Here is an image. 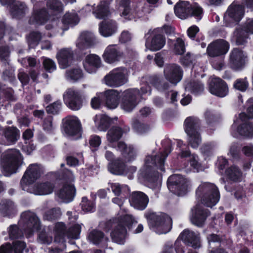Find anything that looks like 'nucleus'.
Returning a JSON list of instances; mask_svg holds the SVG:
<instances>
[{"instance_id": "bb28decb", "label": "nucleus", "mask_w": 253, "mask_h": 253, "mask_svg": "<svg viewBox=\"0 0 253 253\" xmlns=\"http://www.w3.org/2000/svg\"><path fill=\"white\" fill-rule=\"evenodd\" d=\"M149 199L147 195L141 191H134L130 196V205L134 209L143 211L145 210L149 203Z\"/></svg>"}, {"instance_id": "b1692460", "label": "nucleus", "mask_w": 253, "mask_h": 253, "mask_svg": "<svg viewBox=\"0 0 253 253\" xmlns=\"http://www.w3.org/2000/svg\"><path fill=\"white\" fill-rule=\"evenodd\" d=\"M164 73L166 79L174 84L179 83L183 76L181 68L175 64L167 65L164 68Z\"/></svg>"}, {"instance_id": "2eb2a0df", "label": "nucleus", "mask_w": 253, "mask_h": 253, "mask_svg": "<svg viewBox=\"0 0 253 253\" xmlns=\"http://www.w3.org/2000/svg\"><path fill=\"white\" fill-rule=\"evenodd\" d=\"M244 13V6L238 1H234L226 10L224 16V20L228 24L237 23L242 19Z\"/></svg>"}, {"instance_id": "49530a36", "label": "nucleus", "mask_w": 253, "mask_h": 253, "mask_svg": "<svg viewBox=\"0 0 253 253\" xmlns=\"http://www.w3.org/2000/svg\"><path fill=\"white\" fill-rule=\"evenodd\" d=\"M83 77L82 71L80 68H74L67 70L65 77L67 80L71 82H76Z\"/></svg>"}, {"instance_id": "9b49d317", "label": "nucleus", "mask_w": 253, "mask_h": 253, "mask_svg": "<svg viewBox=\"0 0 253 253\" xmlns=\"http://www.w3.org/2000/svg\"><path fill=\"white\" fill-rule=\"evenodd\" d=\"M190 184L188 179L178 174L171 175L167 182L169 189L179 196H182L186 193Z\"/></svg>"}, {"instance_id": "58836bf2", "label": "nucleus", "mask_w": 253, "mask_h": 253, "mask_svg": "<svg viewBox=\"0 0 253 253\" xmlns=\"http://www.w3.org/2000/svg\"><path fill=\"white\" fill-rule=\"evenodd\" d=\"M11 13L14 17L20 18L24 16L28 10L27 6L24 2L16 0L11 4Z\"/></svg>"}, {"instance_id": "f8f14e48", "label": "nucleus", "mask_w": 253, "mask_h": 253, "mask_svg": "<svg viewBox=\"0 0 253 253\" xmlns=\"http://www.w3.org/2000/svg\"><path fill=\"white\" fill-rule=\"evenodd\" d=\"M140 96V92L136 88H130L125 90L121 103V108L127 112L131 111L137 105L138 99Z\"/></svg>"}, {"instance_id": "a211bd4d", "label": "nucleus", "mask_w": 253, "mask_h": 253, "mask_svg": "<svg viewBox=\"0 0 253 253\" xmlns=\"http://www.w3.org/2000/svg\"><path fill=\"white\" fill-rule=\"evenodd\" d=\"M210 215L209 210L205 208L202 205L199 204L191 209L190 219L194 225L198 227H202Z\"/></svg>"}, {"instance_id": "f03ea898", "label": "nucleus", "mask_w": 253, "mask_h": 253, "mask_svg": "<svg viewBox=\"0 0 253 253\" xmlns=\"http://www.w3.org/2000/svg\"><path fill=\"white\" fill-rule=\"evenodd\" d=\"M134 219L127 213L120 215L117 219L110 220L106 222L105 228L107 230L112 229L111 236L113 242L124 244L126 236V227H129Z\"/></svg>"}, {"instance_id": "9d476101", "label": "nucleus", "mask_w": 253, "mask_h": 253, "mask_svg": "<svg viewBox=\"0 0 253 253\" xmlns=\"http://www.w3.org/2000/svg\"><path fill=\"white\" fill-rule=\"evenodd\" d=\"M174 12L179 18L185 19L190 16L197 17L198 21L202 18V8L198 6H192L188 1H181L174 6Z\"/></svg>"}, {"instance_id": "5701e85b", "label": "nucleus", "mask_w": 253, "mask_h": 253, "mask_svg": "<svg viewBox=\"0 0 253 253\" xmlns=\"http://www.w3.org/2000/svg\"><path fill=\"white\" fill-rule=\"evenodd\" d=\"M210 92L217 96L224 97L228 93V88L226 83L217 77H212L209 83Z\"/></svg>"}, {"instance_id": "412c9836", "label": "nucleus", "mask_w": 253, "mask_h": 253, "mask_svg": "<svg viewBox=\"0 0 253 253\" xmlns=\"http://www.w3.org/2000/svg\"><path fill=\"white\" fill-rule=\"evenodd\" d=\"M248 55L246 52L242 49L234 48L230 53V65L231 67L235 70H240L243 68L247 61Z\"/></svg>"}, {"instance_id": "f704fd0d", "label": "nucleus", "mask_w": 253, "mask_h": 253, "mask_svg": "<svg viewBox=\"0 0 253 253\" xmlns=\"http://www.w3.org/2000/svg\"><path fill=\"white\" fill-rule=\"evenodd\" d=\"M100 58L95 54L87 55L84 62L85 70L89 73H95L96 69L101 66Z\"/></svg>"}, {"instance_id": "4be33fe9", "label": "nucleus", "mask_w": 253, "mask_h": 253, "mask_svg": "<svg viewBox=\"0 0 253 253\" xmlns=\"http://www.w3.org/2000/svg\"><path fill=\"white\" fill-rule=\"evenodd\" d=\"M42 172L41 166L37 164H31L27 168L21 180V186L25 185H31V183L38 179Z\"/></svg>"}, {"instance_id": "69168bd1", "label": "nucleus", "mask_w": 253, "mask_h": 253, "mask_svg": "<svg viewBox=\"0 0 253 253\" xmlns=\"http://www.w3.org/2000/svg\"><path fill=\"white\" fill-rule=\"evenodd\" d=\"M190 164L191 167L196 169L197 171H199L202 169L201 164L199 162L198 157L194 154L191 155L190 158L189 159Z\"/></svg>"}, {"instance_id": "de8ad7c7", "label": "nucleus", "mask_w": 253, "mask_h": 253, "mask_svg": "<svg viewBox=\"0 0 253 253\" xmlns=\"http://www.w3.org/2000/svg\"><path fill=\"white\" fill-rule=\"evenodd\" d=\"M88 240L93 244H99L104 238L103 232L97 230H93L90 231L88 236Z\"/></svg>"}, {"instance_id": "4d7b16f0", "label": "nucleus", "mask_w": 253, "mask_h": 253, "mask_svg": "<svg viewBox=\"0 0 253 253\" xmlns=\"http://www.w3.org/2000/svg\"><path fill=\"white\" fill-rule=\"evenodd\" d=\"M249 86V83L247 81L246 78L237 79L234 83V87L241 91H245Z\"/></svg>"}, {"instance_id": "4468645a", "label": "nucleus", "mask_w": 253, "mask_h": 253, "mask_svg": "<svg viewBox=\"0 0 253 253\" xmlns=\"http://www.w3.org/2000/svg\"><path fill=\"white\" fill-rule=\"evenodd\" d=\"M63 97L65 103L72 110H79L83 106L82 95L79 91L69 88L64 92Z\"/></svg>"}, {"instance_id": "c03bdc74", "label": "nucleus", "mask_w": 253, "mask_h": 253, "mask_svg": "<svg viewBox=\"0 0 253 253\" xmlns=\"http://www.w3.org/2000/svg\"><path fill=\"white\" fill-rule=\"evenodd\" d=\"M226 175L231 180L234 181H240L242 178V173L237 167L233 166L226 170Z\"/></svg>"}, {"instance_id": "a878e982", "label": "nucleus", "mask_w": 253, "mask_h": 253, "mask_svg": "<svg viewBox=\"0 0 253 253\" xmlns=\"http://www.w3.org/2000/svg\"><path fill=\"white\" fill-rule=\"evenodd\" d=\"M229 48L228 43L223 40H217L210 43L207 47V53L211 57L226 54Z\"/></svg>"}, {"instance_id": "e2e57ef3", "label": "nucleus", "mask_w": 253, "mask_h": 253, "mask_svg": "<svg viewBox=\"0 0 253 253\" xmlns=\"http://www.w3.org/2000/svg\"><path fill=\"white\" fill-rule=\"evenodd\" d=\"M12 247L14 253H22L26 249V245L24 242L17 240L13 243Z\"/></svg>"}, {"instance_id": "bf43d9fd", "label": "nucleus", "mask_w": 253, "mask_h": 253, "mask_svg": "<svg viewBox=\"0 0 253 253\" xmlns=\"http://www.w3.org/2000/svg\"><path fill=\"white\" fill-rule=\"evenodd\" d=\"M133 127L140 134H143L150 129V127L147 125L141 124L138 121H135L133 124Z\"/></svg>"}, {"instance_id": "680f3d73", "label": "nucleus", "mask_w": 253, "mask_h": 253, "mask_svg": "<svg viewBox=\"0 0 253 253\" xmlns=\"http://www.w3.org/2000/svg\"><path fill=\"white\" fill-rule=\"evenodd\" d=\"M43 65L45 70L49 73H51L56 69V65L55 62L49 58L44 59Z\"/></svg>"}, {"instance_id": "6e6552de", "label": "nucleus", "mask_w": 253, "mask_h": 253, "mask_svg": "<svg viewBox=\"0 0 253 253\" xmlns=\"http://www.w3.org/2000/svg\"><path fill=\"white\" fill-rule=\"evenodd\" d=\"M19 224L27 237H30L40 228L41 222L34 212L26 211L21 214Z\"/></svg>"}, {"instance_id": "c756f323", "label": "nucleus", "mask_w": 253, "mask_h": 253, "mask_svg": "<svg viewBox=\"0 0 253 253\" xmlns=\"http://www.w3.org/2000/svg\"><path fill=\"white\" fill-rule=\"evenodd\" d=\"M181 240L188 246L195 249L200 247V241L199 233H195L189 229L184 230L179 236L177 240Z\"/></svg>"}, {"instance_id": "393cba45", "label": "nucleus", "mask_w": 253, "mask_h": 253, "mask_svg": "<svg viewBox=\"0 0 253 253\" xmlns=\"http://www.w3.org/2000/svg\"><path fill=\"white\" fill-rule=\"evenodd\" d=\"M20 137V131L14 126H8L3 129L0 137V144L9 146L15 144Z\"/></svg>"}, {"instance_id": "8fccbe9b", "label": "nucleus", "mask_w": 253, "mask_h": 253, "mask_svg": "<svg viewBox=\"0 0 253 253\" xmlns=\"http://www.w3.org/2000/svg\"><path fill=\"white\" fill-rule=\"evenodd\" d=\"M42 38L41 33L38 32H32L27 37V40L29 46L31 47H34L39 43V41Z\"/></svg>"}, {"instance_id": "7ed1b4c3", "label": "nucleus", "mask_w": 253, "mask_h": 253, "mask_svg": "<svg viewBox=\"0 0 253 253\" xmlns=\"http://www.w3.org/2000/svg\"><path fill=\"white\" fill-rule=\"evenodd\" d=\"M197 199L207 207L212 208L217 204L220 199L218 187L213 183L202 182L196 191Z\"/></svg>"}, {"instance_id": "603ef678", "label": "nucleus", "mask_w": 253, "mask_h": 253, "mask_svg": "<svg viewBox=\"0 0 253 253\" xmlns=\"http://www.w3.org/2000/svg\"><path fill=\"white\" fill-rule=\"evenodd\" d=\"M9 238L12 239H18L23 236V233L15 224L11 225L7 229Z\"/></svg>"}, {"instance_id": "37998d69", "label": "nucleus", "mask_w": 253, "mask_h": 253, "mask_svg": "<svg viewBox=\"0 0 253 253\" xmlns=\"http://www.w3.org/2000/svg\"><path fill=\"white\" fill-rule=\"evenodd\" d=\"M79 22V18L76 13L75 12L66 13L63 16L62 20V23L64 27H62L63 30L68 29V25H76Z\"/></svg>"}, {"instance_id": "c85d7f7f", "label": "nucleus", "mask_w": 253, "mask_h": 253, "mask_svg": "<svg viewBox=\"0 0 253 253\" xmlns=\"http://www.w3.org/2000/svg\"><path fill=\"white\" fill-rule=\"evenodd\" d=\"M57 196L64 203L72 201L76 195V189L71 183L65 182L56 193Z\"/></svg>"}, {"instance_id": "a18cd8bd", "label": "nucleus", "mask_w": 253, "mask_h": 253, "mask_svg": "<svg viewBox=\"0 0 253 253\" xmlns=\"http://www.w3.org/2000/svg\"><path fill=\"white\" fill-rule=\"evenodd\" d=\"M185 89L193 93L198 94L204 90V85L199 81H192L187 83Z\"/></svg>"}, {"instance_id": "338daca9", "label": "nucleus", "mask_w": 253, "mask_h": 253, "mask_svg": "<svg viewBox=\"0 0 253 253\" xmlns=\"http://www.w3.org/2000/svg\"><path fill=\"white\" fill-rule=\"evenodd\" d=\"M103 99V94L102 92L96 94V96L94 97L91 101V105L94 109H98L100 106L101 101Z\"/></svg>"}, {"instance_id": "7c9ffc66", "label": "nucleus", "mask_w": 253, "mask_h": 253, "mask_svg": "<svg viewBox=\"0 0 253 253\" xmlns=\"http://www.w3.org/2000/svg\"><path fill=\"white\" fill-rule=\"evenodd\" d=\"M123 57V53L115 44L108 45L103 54L104 61L110 64L119 61Z\"/></svg>"}, {"instance_id": "39448f33", "label": "nucleus", "mask_w": 253, "mask_h": 253, "mask_svg": "<svg viewBox=\"0 0 253 253\" xmlns=\"http://www.w3.org/2000/svg\"><path fill=\"white\" fill-rule=\"evenodd\" d=\"M22 163L23 159L19 151L10 149L1 157L0 168L4 175L9 176L15 173Z\"/></svg>"}, {"instance_id": "0e129e2a", "label": "nucleus", "mask_w": 253, "mask_h": 253, "mask_svg": "<svg viewBox=\"0 0 253 253\" xmlns=\"http://www.w3.org/2000/svg\"><path fill=\"white\" fill-rule=\"evenodd\" d=\"M111 188L113 192L117 196L120 195L123 191L128 189L126 185H121L118 183H112Z\"/></svg>"}, {"instance_id": "f257e3e1", "label": "nucleus", "mask_w": 253, "mask_h": 253, "mask_svg": "<svg viewBox=\"0 0 253 253\" xmlns=\"http://www.w3.org/2000/svg\"><path fill=\"white\" fill-rule=\"evenodd\" d=\"M170 152L165 151L158 155H147L143 167L139 171V177L150 184L156 185L160 176L158 170L164 171V161Z\"/></svg>"}, {"instance_id": "ea45409f", "label": "nucleus", "mask_w": 253, "mask_h": 253, "mask_svg": "<svg viewBox=\"0 0 253 253\" xmlns=\"http://www.w3.org/2000/svg\"><path fill=\"white\" fill-rule=\"evenodd\" d=\"M123 130L119 126H112L107 131L106 139L109 143L112 144L120 139L123 133Z\"/></svg>"}, {"instance_id": "473e14b6", "label": "nucleus", "mask_w": 253, "mask_h": 253, "mask_svg": "<svg viewBox=\"0 0 253 253\" xmlns=\"http://www.w3.org/2000/svg\"><path fill=\"white\" fill-rule=\"evenodd\" d=\"M56 58L60 68L65 69L72 63L73 59V52L69 48H62L57 52Z\"/></svg>"}, {"instance_id": "a19ab883", "label": "nucleus", "mask_w": 253, "mask_h": 253, "mask_svg": "<svg viewBox=\"0 0 253 253\" xmlns=\"http://www.w3.org/2000/svg\"><path fill=\"white\" fill-rule=\"evenodd\" d=\"M93 13L98 19H103L107 17L110 14L109 2L106 1H101Z\"/></svg>"}, {"instance_id": "c9c22d12", "label": "nucleus", "mask_w": 253, "mask_h": 253, "mask_svg": "<svg viewBox=\"0 0 253 253\" xmlns=\"http://www.w3.org/2000/svg\"><path fill=\"white\" fill-rule=\"evenodd\" d=\"M102 93L107 107L110 109L116 108L119 104L120 92L117 90L111 89Z\"/></svg>"}, {"instance_id": "4c0bfd02", "label": "nucleus", "mask_w": 253, "mask_h": 253, "mask_svg": "<svg viewBox=\"0 0 253 253\" xmlns=\"http://www.w3.org/2000/svg\"><path fill=\"white\" fill-rule=\"evenodd\" d=\"M16 206L9 200H3L0 203V214L3 216H10L16 213Z\"/></svg>"}, {"instance_id": "aec40b11", "label": "nucleus", "mask_w": 253, "mask_h": 253, "mask_svg": "<svg viewBox=\"0 0 253 253\" xmlns=\"http://www.w3.org/2000/svg\"><path fill=\"white\" fill-rule=\"evenodd\" d=\"M238 124H240V125L238 127L237 131L240 135L249 138L253 137V124L247 120V115L245 113L239 115V118L234 122L232 128L236 127Z\"/></svg>"}, {"instance_id": "cd10ccee", "label": "nucleus", "mask_w": 253, "mask_h": 253, "mask_svg": "<svg viewBox=\"0 0 253 253\" xmlns=\"http://www.w3.org/2000/svg\"><path fill=\"white\" fill-rule=\"evenodd\" d=\"M63 128L66 134L73 136L79 133L81 123L76 116H68L63 119Z\"/></svg>"}, {"instance_id": "5fc2aeb1", "label": "nucleus", "mask_w": 253, "mask_h": 253, "mask_svg": "<svg viewBox=\"0 0 253 253\" xmlns=\"http://www.w3.org/2000/svg\"><path fill=\"white\" fill-rule=\"evenodd\" d=\"M173 51L176 54L181 55L185 51L184 41L181 38H177L174 43Z\"/></svg>"}, {"instance_id": "0eeeda50", "label": "nucleus", "mask_w": 253, "mask_h": 253, "mask_svg": "<svg viewBox=\"0 0 253 253\" xmlns=\"http://www.w3.org/2000/svg\"><path fill=\"white\" fill-rule=\"evenodd\" d=\"M185 131L188 135V144L193 148H197L202 142L199 132L200 126V120L195 117H189L184 122Z\"/></svg>"}, {"instance_id": "6ab92c4d", "label": "nucleus", "mask_w": 253, "mask_h": 253, "mask_svg": "<svg viewBox=\"0 0 253 253\" xmlns=\"http://www.w3.org/2000/svg\"><path fill=\"white\" fill-rule=\"evenodd\" d=\"M234 34L237 44L242 45L245 43L249 35H253V18L247 19L242 27L237 29Z\"/></svg>"}, {"instance_id": "e433bc0d", "label": "nucleus", "mask_w": 253, "mask_h": 253, "mask_svg": "<svg viewBox=\"0 0 253 253\" xmlns=\"http://www.w3.org/2000/svg\"><path fill=\"white\" fill-rule=\"evenodd\" d=\"M117 29L116 23L113 20L104 21L100 24L99 27L100 34L104 37L111 36L116 32Z\"/></svg>"}, {"instance_id": "f3484780", "label": "nucleus", "mask_w": 253, "mask_h": 253, "mask_svg": "<svg viewBox=\"0 0 253 253\" xmlns=\"http://www.w3.org/2000/svg\"><path fill=\"white\" fill-rule=\"evenodd\" d=\"M161 28H156L152 31V37L148 38L145 43L146 48L151 51H157L162 49L166 44V38L161 34Z\"/></svg>"}, {"instance_id": "864d4df0", "label": "nucleus", "mask_w": 253, "mask_h": 253, "mask_svg": "<svg viewBox=\"0 0 253 253\" xmlns=\"http://www.w3.org/2000/svg\"><path fill=\"white\" fill-rule=\"evenodd\" d=\"M83 211L85 212H93L95 210V205L93 202L88 200L85 197H83L81 203Z\"/></svg>"}, {"instance_id": "dca6fc26", "label": "nucleus", "mask_w": 253, "mask_h": 253, "mask_svg": "<svg viewBox=\"0 0 253 253\" xmlns=\"http://www.w3.org/2000/svg\"><path fill=\"white\" fill-rule=\"evenodd\" d=\"M55 184L51 181L37 183L35 184L25 185L23 190L36 195H47L51 194L54 189Z\"/></svg>"}, {"instance_id": "ddd939ff", "label": "nucleus", "mask_w": 253, "mask_h": 253, "mask_svg": "<svg viewBox=\"0 0 253 253\" xmlns=\"http://www.w3.org/2000/svg\"><path fill=\"white\" fill-rule=\"evenodd\" d=\"M42 2H37L34 5L29 23L38 26L45 24L49 19V14Z\"/></svg>"}, {"instance_id": "6e6d98bb", "label": "nucleus", "mask_w": 253, "mask_h": 253, "mask_svg": "<svg viewBox=\"0 0 253 253\" xmlns=\"http://www.w3.org/2000/svg\"><path fill=\"white\" fill-rule=\"evenodd\" d=\"M61 101H56L46 107V110L48 113L52 114H58L61 109Z\"/></svg>"}, {"instance_id": "052dcab7", "label": "nucleus", "mask_w": 253, "mask_h": 253, "mask_svg": "<svg viewBox=\"0 0 253 253\" xmlns=\"http://www.w3.org/2000/svg\"><path fill=\"white\" fill-rule=\"evenodd\" d=\"M147 83H150L151 84L155 86L159 89H165L168 88V84H165L162 85L160 83V80L157 77H150L147 80Z\"/></svg>"}, {"instance_id": "13d9d810", "label": "nucleus", "mask_w": 253, "mask_h": 253, "mask_svg": "<svg viewBox=\"0 0 253 253\" xmlns=\"http://www.w3.org/2000/svg\"><path fill=\"white\" fill-rule=\"evenodd\" d=\"M137 154L136 150L132 146L129 145L127 152L124 155L125 157V161L129 162L134 161L137 156Z\"/></svg>"}, {"instance_id": "1a4fd4ad", "label": "nucleus", "mask_w": 253, "mask_h": 253, "mask_svg": "<svg viewBox=\"0 0 253 253\" xmlns=\"http://www.w3.org/2000/svg\"><path fill=\"white\" fill-rule=\"evenodd\" d=\"M81 231V227L79 224H76L70 227L67 231L66 230L65 225L63 223H57L55 224L53 234L54 235V241L61 242L64 246V238L78 239L79 237Z\"/></svg>"}, {"instance_id": "09e8293b", "label": "nucleus", "mask_w": 253, "mask_h": 253, "mask_svg": "<svg viewBox=\"0 0 253 253\" xmlns=\"http://www.w3.org/2000/svg\"><path fill=\"white\" fill-rule=\"evenodd\" d=\"M47 7L53 13H58L63 10L62 3L58 0H47Z\"/></svg>"}, {"instance_id": "20e7f679", "label": "nucleus", "mask_w": 253, "mask_h": 253, "mask_svg": "<svg viewBox=\"0 0 253 253\" xmlns=\"http://www.w3.org/2000/svg\"><path fill=\"white\" fill-rule=\"evenodd\" d=\"M150 228L158 234H166L172 227V219L167 214L148 212L145 214Z\"/></svg>"}, {"instance_id": "2f4dec72", "label": "nucleus", "mask_w": 253, "mask_h": 253, "mask_svg": "<svg viewBox=\"0 0 253 253\" xmlns=\"http://www.w3.org/2000/svg\"><path fill=\"white\" fill-rule=\"evenodd\" d=\"M136 169L134 166H130L126 169L125 163L120 159L109 164L108 166L109 170L112 173L117 175L127 174L129 172L132 173L136 171Z\"/></svg>"}, {"instance_id": "79ce46f5", "label": "nucleus", "mask_w": 253, "mask_h": 253, "mask_svg": "<svg viewBox=\"0 0 253 253\" xmlns=\"http://www.w3.org/2000/svg\"><path fill=\"white\" fill-rule=\"evenodd\" d=\"M96 126L100 131H106L110 124V119L105 115H97L94 118Z\"/></svg>"}, {"instance_id": "423d86ee", "label": "nucleus", "mask_w": 253, "mask_h": 253, "mask_svg": "<svg viewBox=\"0 0 253 253\" xmlns=\"http://www.w3.org/2000/svg\"><path fill=\"white\" fill-rule=\"evenodd\" d=\"M129 73L123 67L116 68L106 74L102 80L104 84L110 87H121L128 82Z\"/></svg>"}, {"instance_id": "774afa93", "label": "nucleus", "mask_w": 253, "mask_h": 253, "mask_svg": "<svg viewBox=\"0 0 253 253\" xmlns=\"http://www.w3.org/2000/svg\"><path fill=\"white\" fill-rule=\"evenodd\" d=\"M196 57L189 53H187L181 59V63L186 66L192 64L195 61Z\"/></svg>"}, {"instance_id": "72a5a7b5", "label": "nucleus", "mask_w": 253, "mask_h": 253, "mask_svg": "<svg viewBox=\"0 0 253 253\" xmlns=\"http://www.w3.org/2000/svg\"><path fill=\"white\" fill-rule=\"evenodd\" d=\"M96 40L94 35L89 32H84L81 33L77 41L76 46L80 50H84L94 45Z\"/></svg>"}, {"instance_id": "3c124183", "label": "nucleus", "mask_w": 253, "mask_h": 253, "mask_svg": "<svg viewBox=\"0 0 253 253\" xmlns=\"http://www.w3.org/2000/svg\"><path fill=\"white\" fill-rule=\"evenodd\" d=\"M61 215L59 208H52L46 211L43 215V218L47 220H52L58 218Z\"/></svg>"}]
</instances>
